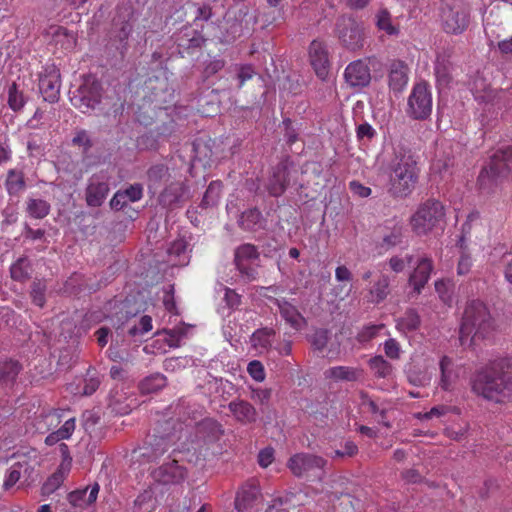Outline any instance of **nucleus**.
<instances>
[{"mask_svg":"<svg viewBox=\"0 0 512 512\" xmlns=\"http://www.w3.org/2000/svg\"><path fill=\"white\" fill-rule=\"evenodd\" d=\"M505 365L506 361L499 360L479 370L472 380V391L489 401L502 402L512 393V380L504 371Z\"/></svg>","mask_w":512,"mask_h":512,"instance_id":"1","label":"nucleus"},{"mask_svg":"<svg viewBox=\"0 0 512 512\" xmlns=\"http://www.w3.org/2000/svg\"><path fill=\"white\" fill-rule=\"evenodd\" d=\"M494 329L487 307L480 301L470 302L464 311L459 341L462 346H471L476 337L485 338Z\"/></svg>","mask_w":512,"mask_h":512,"instance_id":"2","label":"nucleus"},{"mask_svg":"<svg viewBox=\"0 0 512 512\" xmlns=\"http://www.w3.org/2000/svg\"><path fill=\"white\" fill-rule=\"evenodd\" d=\"M389 191L393 196L406 197L415 188L418 179L417 163L408 153H398L391 166Z\"/></svg>","mask_w":512,"mask_h":512,"instance_id":"3","label":"nucleus"},{"mask_svg":"<svg viewBox=\"0 0 512 512\" xmlns=\"http://www.w3.org/2000/svg\"><path fill=\"white\" fill-rule=\"evenodd\" d=\"M443 30L448 34H462L470 23L469 7L461 0H446L440 13Z\"/></svg>","mask_w":512,"mask_h":512,"instance_id":"4","label":"nucleus"},{"mask_svg":"<svg viewBox=\"0 0 512 512\" xmlns=\"http://www.w3.org/2000/svg\"><path fill=\"white\" fill-rule=\"evenodd\" d=\"M444 207L438 201H427L411 217V226L418 235H425L433 230L443 219Z\"/></svg>","mask_w":512,"mask_h":512,"instance_id":"5","label":"nucleus"},{"mask_svg":"<svg viewBox=\"0 0 512 512\" xmlns=\"http://www.w3.org/2000/svg\"><path fill=\"white\" fill-rule=\"evenodd\" d=\"M287 466L296 477L322 478L327 461L321 456L310 453H297L291 456Z\"/></svg>","mask_w":512,"mask_h":512,"instance_id":"6","label":"nucleus"},{"mask_svg":"<svg viewBox=\"0 0 512 512\" xmlns=\"http://www.w3.org/2000/svg\"><path fill=\"white\" fill-rule=\"evenodd\" d=\"M432 111V95L426 83L414 85L408 97L407 114L413 119H426Z\"/></svg>","mask_w":512,"mask_h":512,"instance_id":"7","label":"nucleus"},{"mask_svg":"<svg viewBox=\"0 0 512 512\" xmlns=\"http://www.w3.org/2000/svg\"><path fill=\"white\" fill-rule=\"evenodd\" d=\"M512 172V150L497 151L490 159L478 177L480 185L485 186L490 181L504 173Z\"/></svg>","mask_w":512,"mask_h":512,"instance_id":"8","label":"nucleus"},{"mask_svg":"<svg viewBox=\"0 0 512 512\" xmlns=\"http://www.w3.org/2000/svg\"><path fill=\"white\" fill-rule=\"evenodd\" d=\"M100 99V84L94 79H87L71 98V102L74 107L86 113L93 110L100 103Z\"/></svg>","mask_w":512,"mask_h":512,"instance_id":"9","label":"nucleus"},{"mask_svg":"<svg viewBox=\"0 0 512 512\" xmlns=\"http://www.w3.org/2000/svg\"><path fill=\"white\" fill-rule=\"evenodd\" d=\"M268 292H276L274 286L261 287L260 295L271 300L279 309L282 318L295 330H301L306 326V319L297 308L285 299H277L268 295Z\"/></svg>","mask_w":512,"mask_h":512,"instance_id":"10","label":"nucleus"},{"mask_svg":"<svg viewBox=\"0 0 512 512\" xmlns=\"http://www.w3.org/2000/svg\"><path fill=\"white\" fill-rule=\"evenodd\" d=\"M60 87L59 69L54 64L45 66L39 78V90L44 100L50 103L58 101Z\"/></svg>","mask_w":512,"mask_h":512,"instance_id":"11","label":"nucleus"},{"mask_svg":"<svg viewBox=\"0 0 512 512\" xmlns=\"http://www.w3.org/2000/svg\"><path fill=\"white\" fill-rule=\"evenodd\" d=\"M151 476L155 482L163 485L180 484L185 480L187 471L177 460L172 459L154 469Z\"/></svg>","mask_w":512,"mask_h":512,"instance_id":"12","label":"nucleus"},{"mask_svg":"<svg viewBox=\"0 0 512 512\" xmlns=\"http://www.w3.org/2000/svg\"><path fill=\"white\" fill-rule=\"evenodd\" d=\"M108 177L103 174H94L88 179L85 190V200L90 207H99L102 205L109 193Z\"/></svg>","mask_w":512,"mask_h":512,"instance_id":"13","label":"nucleus"},{"mask_svg":"<svg viewBox=\"0 0 512 512\" xmlns=\"http://www.w3.org/2000/svg\"><path fill=\"white\" fill-rule=\"evenodd\" d=\"M179 439L180 435L176 432L172 434L153 436L147 446L143 448L141 455L150 461H154L168 452L170 448L175 446Z\"/></svg>","mask_w":512,"mask_h":512,"instance_id":"14","label":"nucleus"},{"mask_svg":"<svg viewBox=\"0 0 512 512\" xmlns=\"http://www.w3.org/2000/svg\"><path fill=\"white\" fill-rule=\"evenodd\" d=\"M344 78L351 87L367 86L371 81V74L365 60L351 62L344 71Z\"/></svg>","mask_w":512,"mask_h":512,"instance_id":"15","label":"nucleus"},{"mask_svg":"<svg viewBox=\"0 0 512 512\" xmlns=\"http://www.w3.org/2000/svg\"><path fill=\"white\" fill-rule=\"evenodd\" d=\"M309 57L316 75L325 80L329 73V59L325 45L318 40L312 41L309 47Z\"/></svg>","mask_w":512,"mask_h":512,"instance_id":"16","label":"nucleus"},{"mask_svg":"<svg viewBox=\"0 0 512 512\" xmlns=\"http://www.w3.org/2000/svg\"><path fill=\"white\" fill-rule=\"evenodd\" d=\"M365 292L367 303L377 305L383 302L390 294L389 276L385 274L379 275L376 280L366 287Z\"/></svg>","mask_w":512,"mask_h":512,"instance_id":"17","label":"nucleus"},{"mask_svg":"<svg viewBox=\"0 0 512 512\" xmlns=\"http://www.w3.org/2000/svg\"><path fill=\"white\" fill-rule=\"evenodd\" d=\"M439 368V387L444 391L453 390L459 378V367L451 358L443 356L439 362Z\"/></svg>","mask_w":512,"mask_h":512,"instance_id":"18","label":"nucleus"},{"mask_svg":"<svg viewBox=\"0 0 512 512\" xmlns=\"http://www.w3.org/2000/svg\"><path fill=\"white\" fill-rule=\"evenodd\" d=\"M388 83L394 92L404 90L408 83V67L404 62L395 61L390 65Z\"/></svg>","mask_w":512,"mask_h":512,"instance_id":"19","label":"nucleus"},{"mask_svg":"<svg viewBox=\"0 0 512 512\" xmlns=\"http://www.w3.org/2000/svg\"><path fill=\"white\" fill-rule=\"evenodd\" d=\"M228 408L234 418L242 424L253 423L258 416L256 409L249 402L244 400L231 401Z\"/></svg>","mask_w":512,"mask_h":512,"instance_id":"20","label":"nucleus"},{"mask_svg":"<svg viewBox=\"0 0 512 512\" xmlns=\"http://www.w3.org/2000/svg\"><path fill=\"white\" fill-rule=\"evenodd\" d=\"M433 270L432 260L429 258H422L414 272L411 274L409 278V283L413 286L414 290L417 293H420L422 288L428 282L431 272Z\"/></svg>","mask_w":512,"mask_h":512,"instance_id":"21","label":"nucleus"},{"mask_svg":"<svg viewBox=\"0 0 512 512\" xmlns=\"http://www.w3.org/2000/svg\"><path fill=\"white\" fill-rule=\"evenodd\" d=\"M325 378L334 382L357 381L362 376V370L350 366H334L324 372Z\"/></svg>","mask_w":512,"mask_h":512,"instance_id":"22","label":"nucleus"},{"mask_svg":"<svg viewBox=\"0 0 512 512\" xmlns=\"http://www.w3.org/2000/svg\"><path fill=\"white\" fill-rule=\"evenodd\" d=\"M288 184V171L284 163H279L268 183L269 193L273 196H280L286 189Z\"/></svg>","mask_w":512,"mask_h":512,"instance_id":"23","label":"nucleus"},{"mask_svg":"<svg viewBox=\"0 0 512 512\" xmlns=\"http://www.w3.org/2000/svg\"><path fill=\"white\" fill-rule=\"evenodd\" d=\"M259 496V489L255 485L247 484L241 487L235 499V507L239 512L251 508Z\"/></svg>","mask_w":512,"mask_h":512,"instance_id":"24","label":"nucleus"},{"mask_svg":"<svg viewBox=\"0 0 512 512\" xmlns=\"http://www.w3.org/2000/svg\"><path fill=\"white\" fill-rule=\"evenodd\" d=\"M275 330L273 328H260L257 329L250 338L251 345L259 353L267 352L274 341Z\"/></svg>","mask_w":512,"mask_h":512,"instance_id":"25","label":"nucleus"},{"mask_svg":"<svg viewBox=\"0 0 512 512\" xmlns=\"http://www.w3.org/2000/svg\"><path fill=\"white\" fill-rule=\"evenodd\" d=\"M435 76L440 86H447L452 79L453 66L449 59V56L445 54H439L435 62Z\"/></svg>","mask_w":512,"mask_h":512,"instance_id":"26","label":"nucleus"},{"mask_svg":"<svg viewBox=\"0 0 512 512\" xmlns=\"http://www.w3.org/2000/svg\"><path fill=\"white\" fill-rule=\"evenodd\" d=\"M170 177L169 169L164 164L152 165L147 171L148 189L155 193L163 182Z\"/></svg>","mask_w":512,"mask_h":512,"instance_id":"27","label":"nucleus"},{"mask_svg":"<svg viewBox=\"0 0 512 512\" xmlns=\"http://www.w3.org/2000/svg\"><path fill=\"white\" fill-rule=\"evenodd\" d=\"M65 411L53 410L41 415L37 421V429L40 432H47L56 429L62 422L66 420Z\"/></svg>","mask_w":512,"mask_h":512,"instance_id":"28","label":"nucleus"},{"mask_svg":"<svg viewBox=\"0 0 512 512\" xmlns=\"http://www.w3.org/2000/svg\"><path fill=\"white\" fill-rule=\"evenodd\" d=\"M339 39L349 49L355 50L362 46L361 30L353 24L339 30Z\"/></svg>","mask_w":512,"mask_h":512,"instance_id":"29","label":"nucleus"},{"mask_svg":"<svg viewBox=\"0 0 512 512\" xmlns=\"http://www.w3.org/2000/svg\"><path fill=\"white\" fill-rule=\"evenodd\" d=\"M184 195V185L181 182L170 183L159 196L163 206H173L181 201Z\"/></svg>","mask_w":512,"mask_h":512,"instance_id":"30","label":"nucleus"},{"mask_svg":"<svg viewBox=\"0 0 512 512\" xmlns=\"http://www.w3.org/2000/svg\"><path fill=\"white\" fill-rule=\"evenodd\" d=\"M75 427H76L75 417L67 418L64 421V423L61 425V427H59L58 429H56L55 431H53L46 437L45 443L47 445H54L57 442H59L60 440L69 439L72 436V434L75 430Z\"/></svg>","mask_w":512,"mask_h":512,"instance_id":"31","label":"nucleus"},{"mask_svg":"<svg viewBox=\"0 0 512 512\" xmlns=\"http://www.w3.org/2000/svg\"><path fill=\"white\" fill-rule=\"evenodd\" d=\"M420 324V316L414 309H408L403 316L396 320V328L402 333L415 331Z\"/></svg>","mask_w":512,"mask_h":512,"instance_id":"32","label":"nucleus"},{"mask_svg":"<svg viewBox=\"0 0 512 512\" xmlns=\"http://www.w3.org/2000/svg\"><path fill=\"white\" fill-rule=\"evenodd\" d=\"M259 256L256 247L252 244H243L235 251V263L238 270L245 269V263L257 259Z\"/></svg>","mask_w":512,"mask_h":512,"instance_id":"33","label":"nucleus"},{"mask_svg":"<svg viewBox=\"0 0 512 512\" xmlns=\"http://www.w3.org/2000/svg\"><path fill=\"white\" fill-rule=\"evenodd\" d=\"M68 473L69 471H67V464H65L63 467H58L56 472H54L43 484L42 494L50 495L54 493L61 486Z\"/></svg>","mask_w":512,"mask_h":512,"instance_id":"34","label":"nucleus"},{"mask_svg":"<svg viewBox=\"0 0 512 512\" xmlns=\"http://www.w3.org/2000/svg\"><path fill=\"white\" fill-rule=\"evenodd\" d=\"M239 224L246 230H257L263 227L264 219L257 209H250L242 213Z\"/></svg>","mask_w":512,"mask_h":512,"instance_id":"35","label":"nucleus"},{"mask_svg":"<svg viewBox=\"0 0 512 512\" xmlns=\"http://www.w3.org/2000/svg\"><path fill=\"white\" fill-rule=\"evenodd\" d=\"M407 377L409 382L415 386H427L431 381L432 375L425 367L412 365L407 371Z\"/></svg>","mask_w":512,"mask_h":512,"instance_id":"36","label":"nucleus"},{"mask_svg":"<svg viewBox=\"0 0 512 512\" xmlns=\"http://www.w3.org/2000/svg\"><path fill=\"white\" fill-rule=\"evenodd\" d=\"M473 93L475 99L480 102H491L497 96V91L492 89L483 79L475 80Z\"/></svg>","mask_w":512,"mask_h":512,"instance_id":"37","label":"nucleus"},{"mask_svg":"<svg viewBox=\"0 0 512 512\" xmlns=\"http://www.w3.org/2000/svg\"><path fill=\"white\" fill-rule=\"evenodd\" d=\"M473 93L475 99L480 102H491L497 96V91L492 89L483 79L475 80Z\"/></svg>","mask_w":512,"mask_h":512,"instance_id":"38","label":"nucleus"},{"mask_svg":"<svg viewBox=\"0 0 512 512\" xmlns=\"http://www.w3.org/2000/svg\"><path fill=\"white\" fill-rule=\"evenodd\" d=\"M194 158L196 161L202 163L204 167L210 166L212 163V149L209 142L197 140L193 144Z\"/></svg>","mask_w":512,"mask_h":512,"instance_id":"39","label":"nucleus"},{"mask_svg":"<svg viewBox=\"0 0 512 512\" xmlns=\"http://www.w3.org/2000/svg\"><path fill=\"white\" fill-rule=\"evenodd\" d=\"M51 34L56 45L59 44L65 50L72 48L76 43L74 34L69 33L63 27H52Z\"/></svg>","mask_w":512,"mask_h":512,"instance_id":"40","label":"nucleus"},{"mask_svg":"<svg viewBox=\"0 0 512 512\" xmlns=\"http://www.w3.org/2000/svg\"><path fill=\"white\" fill-rule=\"evenodd\" d=\"M166 385V378L162 374H153L149 377H146L140 383V390L144 394L155 393L162 389Z\"/></svg>","mask_w":512,"mask_h":512,"instance_id":"41","label":"nucleus"},{"mask_svg":"<svg viewBox=\"0 0 512 512\" xmlns=\"http://www.w3.org/2000/svg\"><path fill=\"white\" fill-rule=\"evenodd\" d=\"M21 369L20 364L14 360L0 362V381L12 382L15 380Z\"/></svg>","mask_w":512,"mask_h":512,"instance_id":"42","label":"nucleus"},{"mask_svg":"<svg viewBox=\"0 0 512 512\" xmlns=\"http://www.w3.org/2000/svg\"><path fill=\"white\" fill-rule=\"evenodd\" d=\"M27 211L31 217L41 219L48 215L50 205L42 199H29L27 202Z\"/></svg>","mask_w":512,"mask_h":512,"instance_id":"43","label":"nucleus"},{"mask_svg":"<svg viewBox=\"0 0 512 512\" xmlns=\"http://www.w3.org/2000/svg\"><path fill=\"white\" fill-rule=\"evenodd\" d=\"M6 187L10 194H17L25 187L24 176L22 172L10 170L8 172Z\"/></svg>","mask_w":512,"mask_h":512,"instance_id":"44","label":"nucleus"},{"mask_svg":"<svg viewBox=\"0 0 512 512\" xmlns=\"http://www.w3.org/2000/svg\"><path fill=\"white\" fill-rule=\"evenodd\" d=\"M402 237V226L395 225L387 234L383 236L381 246L384 247L385 249L395 247L402 242Z\"/></svg>","mask_w":512,"mask_h":512,"instance_id":"45","label":"nucleus"},{"mask_svg":"<svg viewBox=\"0 0 512 512\" xmlns=\"http://www.w3.org/2000/svg\"><path fill=\"white\" fill-rule=\"evenodd\" d=\"M376 25L380 30L385 31L389 35L398 33L397 28L391 22V15L386 10H380L376 15Z\"/></svg>","mask_w":512,"mask_h":512,"instance_id":"46","label":"nucleus"},{"mask_svg":"<svg viewBox=\"0 0 512 512\" xmlns=\"http://www.w3.org/2000/svg\"><path fill=\"white\" fill-rule=\"evenodd\" d=\"M24 465L21 463L13 464L6 472V476L3 482V488L5 490L13 487L21 478L22 469Z\"/></svg>","mask_w":512,"mask_h":512,"instance_id":"47","label":"nucleus"},{"mask_svg":"<svg viewBox=\"0 0 512 512\" xmlns=\"http://www.w3.org/2000/svg\"><path fill=\"white\" fill-rule=\"evenodd\" d=\"M361 405L363 407H367L368 410L372 414H379V418L377 419L378 422L382 423L386 427H390V424L385 421L386 418V409L383 407H380L374 400L370 399L367 396L362 397Z\"/></svg>","mask_w":512,"mask_h":512,"instance_id":"48","label":"nucleus"},{"mask_svg":"<svg viewBox=\"0 0 512 512\" xmlns=\"http://www.w3.org/2000/svg\"><path fill=\"white\" fill-rule=\"evenodd\" d=\"M370 368L378 377H386L391 372V365L382 357L376 356L369 362Z\"/></svg>","mask_w":512,"mask_h":512,"instance_id":"49","label":"nucleus"},{"mask_svg":"<svg viewBox=\"0 0 512 512\" xmlns=\"http://www.w3.org/2000/svg\"><path fill=\"white\" fill-rule=\"evenodd\" d=\"M220 191L221 184L218 182H211L204 194L202 205L206 207L215 205L220 198Z\"/></svg>","mask_w":512,"mask_h":512,"instance_id":"50","label":"nucleus"},{"mask_svg":"<svg viewBox=\"0 0 512 512\" xmlns=\"http://www.w3.org/2000/svg\"><path fill=\"white\" fill-rule=\"evenodd\" d=\"M11 277L17 281H23L29 276V265L26 259H19L11 266Z\"/></svg>","mask_w":512,"mask_h":512,"instance_id":"51","label":"nucleus"},{"mask_svg":"<svg viewBox=\"0 0 512 512\" xmlns=\"http://www.w3.org/2000/svg\"><path fill=\"white\" fill-rule=\"evenodd\" d=\"M8 104L14 111L22 109L25 104V98L22 92L18 91L16 84H12L9 88Z\"/></svg>","mask_w":512,"mask_h":512,"instance_id":"52","label":"nucleus"},{"mask_svg":"<svg viewBox=\"0 0 512 512\" xmlns=\"http://www.w3.org/2000/svg\"><path fill=\"white\" fill-rule=\"evenodd\" d=\"M45 291L46 284L44 282H33L31 289V297L33 302L39 307H43L45 304Z\"/></svg>","mask_w":512,"mask_h":512,"instance_id":"53","label":"nucleus"},{"mask_svg":"<svg viewBox=\"0 0 512 512\" xmlns=\"http://www.w3.org/2000/svg\"><path fill=\"white\" fill-rule=\"evenodd\" d=\"M247 371L249 375L257 382H263L266 374L263 364L258 360H253L248 364Z\"/></svg>","mask_w":512,"mask_h":512,"instance_id":"54","label":"nucleus"},{"mask_svg":"<svg viewBox=\"0 0 512 512\" xmlns=\"http://www.w3.org/2000/svg\"><path fill=\"white\" fill-rule=\"evenodd\" d=\"M152 329V319L150 316H143L139 321V326L134 325L129 328V334L131 336L142 335L149 332Z\"/></svg>","mask_w":512,"mask_h":512,"instance_id":"55","label":"nucleus"},{"mask_svg":"<svg viewBox=\"0 0 512 512\" xmlns=\"http://www.w3.org/2000/svg\"><path fill=\"white\" fill-rule=\"evenodd\" d=\"M250 398L258 404H267L271 398V389L250 387Z\"/></svg>","mask_w":512,"mask_h":512,"instance_id":"56","label":"nucleus"},{"mask_svg":"<svg viewBox=\"0 0 512 512\" xmlns=\"http://www.w3.org/2000/svg\"><path fill=\"white\" fill-rule=\"evenodd\" d=\"M313 347L322 351L328 342V332L323 329L316 330L310 338Z\"/></svg>","mask_w":512,"mask_h":512,"instance_id":"57","label":"nucleus"},{"mask_svg":"<svg viewBox=\"0 0 512 512\" xmlns=\"http://www.w3.org/2000/svg\"><path fill=\"white\" fill-rule=\"evenodd\" d=\"M384 328V325L383 324H379V325H369V326H366L364 327L359 333H358V340L360 342H367V341H370L371 339H373L377 334L378 332Z\"/></svg>","mask_w":512,"mask_h":512,"instance_id":"58","label":"nucleus"},{"mask_svg":"<svg viewBox=\"0 0 512 512\" xmlns=\"http://www.w3.org/2000/svg\"><path fill=\"white\" fill-rule=\"evenodd\" d=\"M385 355L390 359H399L401 347L400 344L393 338H389L384 342Z\"/></svg>","mask_w":512,"mask_h":512,"instance_id":"59","label":"nucleus"},{"mask_svg":"<svg viewBox=\"0 0 512 512\" xmlns=\"http://www.w3.org/2000/svg\"><path fill=\"white\" fill-rule=\"evenodd\" d=\"M412 259L411 255H406L405 258L393 256L389 260V266L394 272L399 273L404 270L407 263L410 264L412 262Z\"/></svg>","mask_w":512,"mask_h":512,"instance_id":"60","label":"nucleus"},{"mask_svg":"<svg viewBox=\"0 0 512 512\" xmlns=\"http://www.w3.org/2000/svg\"><path fill=\"white\" fill-rule=\"evenodd\" d=\"M125 194V199L130 202L139 201L143 196V189L140 184H134L122 191Z\"/></svg>","mask_w":512,"mask_h":512,"instance_id":"61","label":"nucleus"},{"mask_svg":"<svg viewBox=\"0 0 512 512\" xmlns=\"http://www.w3.org/2000/svg\"><path fill=\"white\" fill-rule=\"evenodd\" d=\"M186 249L187 246L184 240H176L171 244L170 248L168 249V253L170 256L183 257L182 262H184L187 258L185 256Z\"/></svg>","mask_w":512,"mask_h":512,"instance_id":"62","label":"nucleus"},{"mask_svg":"<svg viewBox=\"0 0 512 512\" xmlns=\"http://www.w3.org/2000/svg\"><path fill=\"white\" fill-rule=\"evenodd\" d=\"M274 461V450L271 447L262 449L258 454V463L261 467L266 468Z\"/></svg>","mask_w":512,"mask_h":512,"instance_id":"63","label":"nucleus"},{"mask_svg":"<svg viewBox=\"0 0 512 512\" xmlns=\"http://www.w3.org/2000/svg\"><path fill=\"white\" fill-rule=\"evenodd\" d=\"M358 453L357 445L352 441H347L344 444L343 450H336L332 457H353Z\"/></svg>","mask_w":512,"mask_h":512,"instance_id":"64","label":"nucleus"}]
</instances>
